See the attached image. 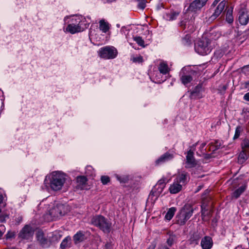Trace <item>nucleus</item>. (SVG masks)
Segmentation results:
<instances>
[{
    "label": "nucleus",
    "instance_id": "f257e3e1",
    "mask_svg": "<svg viewBox=\"0 0 249 249\" xmlns=\"http://www.w3.org/2000/svg\"><path fill=\"white\" fill-rule=\"evenodd\" d=\"M49 182L47 178L44 180V184H48L53 191L61 189L66 181V175L59 171L53 172L49 178Z\"/></svg>",
    "mask_w": 249,
    "mask_h": 249
},
{
    "label": "nucleus",
    "instance_id": "f03ea898",
    "mask_svg": "<svg viewBox=\"0 0 249 249\" xmlns=\"http://www.w3.org/2000/svg\"><path fill=\"white\" fill-rule=\"evenodd\" d=\"M72 22L69 24L66 31L74 34L83 31L88 27L86 18L81 16H77L71 19Z\"/></svg>",
    "mask_w": 249,
    "mask_h": 249
},
{
    "label": "nucleus",
    "instance_id": "7ed1b4c3",
    "mask_svg": "<svg viewBox=\"0 0 249 249\" xmlns=\"http://www.w3.org/2000/svg\"><path fill=\"white\" fill-rule=\"evenodd\" d=\"M194 210L190 204H185L178 213L176 223L179 225H184L192 216Z\"/></svg>",
    "mask_w": 249,
    "mask_h": 249
},
{
    "label": "nucleus",
    "instance_id": "20e7f679",
    "mask_svg": "<svg viewBox=\"0 0 249 249\" xmlns=\"http://www.w3.org/2000/svg\"><path fill=\"white\" fill-rule=\"evenodd\" d=\"M90 222L93 225L99 228L105 233H109L111 224L104 216L96 215L93 216Z\"/></svg>",
    "mask_w": 249,
    "mask_h": 249
},
{
    "label": "nucleus",
    "instance_id": "39448f33",
    "mask_svg": "<svg viewBox=\"0 0 249 249\" xmlns=\"http://www.w3.org/2000/svg\"><path fill=\"white\" fill-rule=\"evenodd\" d=\"M99 56L105 59H111L115 58L118 54L117 49L113 47L107 46L100 48L98 52Z\"/></svg>",
    "mask_w": 249,
    "mask_h": 249
},
{
    "label": "nucleus",
    "instance_id": "423d86ee",
    "mask_svg": "<svg viewBox=\"0 0 249 249\" xmlns=\"http://www.w3.org/2000/svg\"><path fill=\"white\" fill-rule=\"evenodd\" d=\"M195 50L197 53L201 55L207 54L211 51L209 47V41L206 39L198 40L195 43Z\"/></svg>",
    "mask_w": 249,
    "mask_h": 249
},
{
    "label": "nucleus",
    "instance_id": "0eeeda50",
    "mask_svg": "<svg viewBox=\"0 0 249 249\" xmlns=\"http://www.w3.org/2000/svg\"><path fill=\"white\" fill-rule=\"evenodd\" d=\"M34 233L33 228L31 226L26 225L19 231L18 237L22 240H29L32 238Z\"/></svg>",
    "mask_w": 249,
    "mask_h": 249
},
{
    "label": "nucleus",
    "instance_id": "6e6552de",
    "mask_svg": "<svg viewBox=\"0 0 249 249\" xmlns=\"http://www.w3.org/2000/svg\"><path fill=\"white\" fill-rule=\"evenodd\" d=\"M36 237L38 244L43 248H48L51 245V241L45 236L42 231H38L36 234Z\"/></svg>",
    "mask_w": 249,
    "mask_h": 249
},
{
    "label": "nucleus",
    "instance_id": "1a4fd4ad",
    "mask_svg": "<svg viewBox=\"0 0 249 249\" xmlns=\"http://www.w3.org/2000/svg\"><path fill=\"white\" fill-rule=\"evenodd\" d=\"M208 0H194L189 5L187 11L196 13L200 11L207 3Z\"/></svg>",
    "mask_w": 249,
    "mask_h": 249
},
{
    "label": "nucleus",
    "instance_id": "9d476101",
    "mask_svg": "<svg viewBox=\"0 0 249 249\" xmlns=\"http://www.w3.org/2000/svg\"><path fill=\"white\" fill-rule=\"evenodd\" d=\"M185 164V167L187 168L194 167L197 164V161L194 156V152L191 150H189L187 152Z\"/></svg>",
    "mask_w": 249,
    "mask_h": 249
},
{
    "label": "nucleus",
    "instance_id": "9b49d317",
    "mask_svg": "<svg viewBox=\"0 0 249 249\" xmlns=\"http://www.w3.org/2000/svg\"><path fill=\"white\" fill-rule=\"evenodd\" d=\"M186 68L184 67L182 69L179 73L180 81H181V83L184 85H186L187 84L190 83L193 80L192 76L190 74L186 73Z\"/></svg>",
    "mask_w": 249,
    "mask_h": 249
},
{
    "label": "nucleus",
    "instance_id": "f8f14e48",
    "mask_svg": "<svg viewBox=\"0 0 249 249\" xmlns=\"http://www.w3.org/2000/svg\"><path fill=\"white\" fill-rule=\"evenodd\" d=\"M209 192L210 191L208 190H205L202 196V204L201 206L202 216L204 214L206 207L208 205V202L211 199V198L208 196Z\"/></svg>",
    "mask_w": 249,
    "mask_h": 249
},
{
    "label": "nucleus",
    "instance_id": "ddd939ff",
    "mask_svg": "<svg viewBox=\"0 0 249 249\" xmlns=\"http://www.w3.org/2000/svg\"><path fill=\"white\" fill-rule=\"evenodd\" d=\"M238 20L241 25H247L249 21V16L247 11L245 9H241L239 12Z\"/></svg>",
    "mask_w": 249,
    "mask_h": 249
},
{
    "label": "nucleus",
    "instance_id": "4468645a",
    "mask_svg": "<svg viewBox=\"0 0 249 249\" xmlns=\"http://www.w3.org/2000/svg\"><path fill=\"white\" fill-rule=\"evenodd\" d=\"M63 208V205H57L50 210V215L53 218H57L63 215L64 213L61 210Z\"/></svg>",
    "mask_w": 249,
    "mask_h": 249
},
{
    "label": "nucleus",
    "instance_id": "2eb2a0df",
    "mask_svg": "<svg viewBox=\"0 0 249 249\" xmlns=\"http://www.w3.org/2000/svg\"><path fill=\"white\" fill-rule=\"evenodd\" d=\"M174 158V155L167 152L161 155L156 161V165H160L164 162L171 160Z\"/></svg>",
    "mask_w": 249,
    "mask_h": 249
},
{
    "label": "nucleus",
    "instance_id": "dca6fc26",
    "mask_svg": "<svg viewBox=\"0 0 249 249\" xmlns=\"http://www.w3.org/2000/svg\"><path fill=\"white\" fill-rule=\"evenodd\" d=\"M189 178V174L183 171L178 174L175 179V180L182 186L188 181Z\"/></svg>",
    "mask_w": 249,
    "mask_h": 249
},
{
    "label": "nucleus",
    "instance_id": "f3484780",
    "mask_svg": "<svg viewBox=\"0 0 249 249\" xmlns=\"http://www.w3.org/2000/svg\"><path fill=\"white\" fill-rule=\"evenodd\" d=\"M179 25L183 29L187 28L188 30L190 32H193L195 30L193 20L187 21V20H183L180 21Z\"/></svg>",
    "mask_w": 249,
    "mask_h": 249
},
{
    "label": "nucleus",
    "instance_id": "a211bd4d",
    "mask_svg": "<svg viewBox=\"0 0 249 249\" xmlns=\"http://www.w3.org/2000/svg\"><path fill=\"white\" fill-rule=\"evenodd\" d=\"M213 245L212 238L209 236H206L203 237L201 241V246L203 249H210Z\"/></svg>",
    "mask_w": 249,
    "mask_h": 249
},
{
    "label": "nucleus",
    "instance_id": "6ab92c4d",
    "mask_svg": "<svg viewBox=\"0 0 249 249\" xmlns=\"http://www.w3.org/2000/svg\"><path fill=\"white\" fill-rule=\"evenodd\" d=\"M86 238L84 232L80 231H78L73 236V240L75 244H77L84 241Z\"/></svg>",
    "mask_w": 249,
    "mask_h": 249
},
{
    "label": "nucleus",
    "instance_id": "aec40b11",
    "mask_svg": "<svg viewBox=\"0 0 249 249\" xmlns=\"http://www.w3.org/2000/svg\"><path fill=\"white\" fill-rule=\"evenodd\" d=\"M182 185L177 182L175 180L173 183L169 187L170 193L175 194L178 193L182 189Z\"/></svg>",
    "mask_w": 249,
    "mask_h": 249
},
{
    "label": "nucleus",
    "instance_id": "412c9836",
    "mask_svg": "<svg viewBox=\"0 0 249 249\" xmlns=\"http://www.w3.org/2000/svg\"><path fill=\"white\" fill-rule=\"evenodd\" d=\"M246 185H242L238 189L235 190L231 194L232 199H237L242 194L246 189Z\"/></svg>",
    "mask_w": 249,
    "mask_h": 249
},
{
    "label": "nucleus",
    "instance_id": "4be33fe9",
    "mask_svg": "<svg viewBox=\"0 0 249 249\" xmlns=\"http://www.w3.org/2000/svg\"><path fill=\"white\" fill-rule=\"evenodd\" d=\"M179 14V12L171 11L169 13H166L164 18L167 20L172 21L177 19Z\"/></svg>",
    "mask_w": 249,
    "mask_h": 249
},
{
    "label": "nucleus",
    "instance_id": "5701e85b",
    "mask_svg": "<svg viewBox=\"0 0 249 249\" xmlns=\"http://www.w3.org/2000/svg\"><path fill=\"white\" fill-rule=\"evenodd\" d=\"M71 237L70 236H68L62 240L60 244V248L61 249H66L67 248H70L71 247Z\"/></svg>",
    "mask_w": 249,
    "mask_h": 249
},
{
    "label": "nucleus",
    "instance_id": "b1692460",
    "mask_svg": "<svg viewBox=\"0 0 249 249\" xmlns=\"http://www.w3.org/2000/svg\"><path fill=\"white\" fill-rule=\"evenodd\" d=\"M99 28L103 33H107L109 29V25L108 22L105 19H101L99 21Z\"/></svg>",
    "mask_w": 249,
    "mask_h": 249
},
{
    "label": "nucleus",
    "instance_id": "393cba45",
    "mask_svg": "<svg viewBox=\"0 0 249 249\" xmlns=\"http://www.w3.org/2000/svg\"><path fill=\"white\" fill-rule=\"evenodd\" d=\"M158 69L160 72L163 74H166L169 71V69L168 65L164 62H161L160 63Z\"/></svg>",
    "mask_w": 249,
    "mask_h": 249
},
{
    "label": "nucleus",
    "instance_id": "a878e982",
    "mask_svg": "<svg viewBox=\"0 0 249 249\" xmlns=\"http://www.w3.org/2000/svg\"><path fill=\"white\" fill-rule=\"evenodd\" d=\"M61 234L57 231L53 232L52 233V236L50 237V241H51V244L53 242H57L59 240L61 237Z\"/></svg>",
    "mask_w": 249,
    "mask_h": 249
},
{
    "label": "nucleus",
    "instance_id": "bb28decb",
    "mask_svg": "<svg viewBox=\"0 0 249 249\" xmlns=\"http://www.w3.org/2000/svg\"><path fill=\"white\" fill-rule=\"evenodd\" d=\"M160 186H158V187H157L156 188H155V186L154 187V188L152 189V190H151V191L150 193L149 196H155L156 198H157L160 195V194L162 192L163 190V189H162L161 191H160Z\"/></svg>",
    "mask_w": 249,
    "mask_h": 249
},
{
    "label": "nucleus",
    "instance_id": "cd10ccee",
    "mask_svg": "<svg viewBox=\"0 0 249 249\" xmlns=\"http://www.w3.org/2000/svg\"><path fill=\"white\" fill-rule=\"evenodd\" d=\"M176 211V208L175 207L170 208L165 214V218L167 220H170L173 218Z\"/></svg>",
    "mask_w": 249,
    "mask_h": 249
},
{
    "label": "nucleus",
    "instance_id": "c85d7f7f",
    "mask_svg": "<svg viewBox=\"0 0 249 249\" xmlns=\"http://www.w3.org/2000/svg\"><path fill=\"white\" fill-rule=\"evenodd\" d=\"M182 44L185 46L188 47L192 45V41L191 36L189 35H186L182 39Z\"/></svg>",
    "mask_w": 249,
    "mask_h": 249
},
{
    "label": "nucleus",
    "instance_id": "c756f323",
    "mask_svg": "<svg viewBox=\"0 0 249 249\" xmlns=\"http://www.w3.org/2000/svg\"><path fill=\"white\" fill-rule=\"evenodd\" d=\"M226 20L229 23H232L233 18L232 16V8H229L227 11Z\"/></svg>",
    "mask_w": 249,
    "mask_h": 249
},
{
    "label": "nucleus",
    "instance_id": "7c9ffc66",
    "mask_svg": "<svg viewBox=\"0 0 249 249\" xmlns=\"http://www.w3.org/2000/svg\"><path fill=\"white\" fill-rule=\"evenodd\" d=\"M202 89V84H199L195 87L193 90L191 92V98H193L195 94L199 93Z\"/></svg>",
    "mask_w": 249,
    "mask_h": 249
},
{
    "label": "nucleus",
    "instance_id": "2f4dec72",
    "mask_svg": "<svg viewBox=\"0 0 249 249\" xmlns=\"http://www.w3.org/2000/svg\"><path fill=\"white\" fill-rule=\"evenodd\" d=\"M166 180V178H165L160 179L155 185V188H156L158 186H160V191L163 189L165 186Z\"/></svg>",
    "mask_w": 249,
    "mask_h": 249
},
{
    "label": "nucleus",
    "instance_id": "473e14b6",
    "mask_svg": "<svg viewBox=\"0 0 249 249\" xmlns=\"http://www.w3.org/2000/svg\"><path fill=\"white\" fill-rule=\"evenodd\" d=\"M221 13V12L216 8L214 13L209 17L208 19L209 21L212 22L215 20Z\"/></svg>",
    "mask_w": 249,
    "mask_h": 249
},
{
    "label": "nucleus",
    "instance_id": "72a5a7b5",
    "mask_svg": "<svg viewBox=\"0 0 249 249\" xmlns=\"http://www.w3.org/2000/svg\"><path fill=\"white\" fill-rule=\"evenodd\" d=\"M76 180L79 185L82 186L86 184L87 182V179L85 176L77 177Z\"/></svg>",
    "mask_w": 249,
    "mask_h": 249
},
{
    "label": "nucleus",
    "instance_id": "f704fd0d",
    "mask_svg": "<svg viewBox=\"0 0 249 249\" xmlns=\"http://www.w3.org/2000/svg\"><path fill=\"white\" fill-rule=\"evenodd\" d=\"M176 240V235L174 234H172L169 236V237L167 239L166 241V243L167 245L171 247L175 242Z\"/></svg>",
    "mask_w": 249,
    "mask_h": 249
},
{
    "label": "nucleus",
    "instance_id": "c9c22d12",
    "mask_svg": "<svg viewBox=\"0 0 249 249\" xmlns=\"http://www.w3.org/2000/svg\"><path fill=\"white\" fill-rule=\"evenodd\" d=\"M247 159V155L244 151L241 152L238 156V161L243 163Z\"/></svg>",
    "mask_w": 249,
    "mask_h": 249
},
{
    "label": "nucleus",
    "instance_id": "e433bc0d",
    "mask_svg": "<svg viewBox=\"0 0 249 249\" xmlns=\"http://www.w3.org/2000/svg\"><path fill=\"white\" fill-rule=\"evenodd\" d=\"M227 3V1H226L225 0H222L221 2L219 3L216 8L222 13V12L224 10L225 7H226Z\"/></svg>",
    "mask_w": 249,
    "mask_h": 249
},
{
    "label": "nucleus",
    "instance_id": "4c0bfd02",
    "mask_svg": "<svg viewBox=\"0 0 249 249\" xmlns=\"http://www.w3.org/2000/svg\"><path fill=\"white\" fill-rule=\"evenodd\" d=\"M134 40L137 42V43L140 46L142 47H144V42L142 38L140 36H135L133 37Z\"/></svg>",
    "mask_w": 249,
    "mask_h": 249
},
{
    "label": "nucleus",
    "instance_id": "58836bf2",
    "mask_svg": "<svg viewBox=\"0 0 249 249\" xmlns=\"http://www.w3.org/2000/svg\"><path fill=\"white\" fill-rule=\"evenodd\" d=\"M243 129L242 127L240 125L237 126L235 129V134L233 137V139H237L240 135L241 132L242 131Z\"/></svg>",
    "mask_w": 249,
    "mask_h": 249
},
{
    "label": "nucleus",
    "instance_id": "ea45409f",
    "mask_svg": "<svg viewBox=\"0 0 249 249\" xmlns=\"http://www.w3.org/2000/svg\"><path fill=\"white\" fill-rule=\"evenodd\" d=\"M138 7L142 9L145 8L146 6V1L145 0H138Z\"/></svg>",
    "mask_w": 249,
    "mask_h": 249
},
{
    "label": "nucleus",
    "instance_id": "a19ab883",
    "mask_svg": "<svg viewBox=\"0 0 249 249\" xmlns=\"http://www.w3.org/2000/svg\"><path fill=\"white\" fill-rule=\"evenodd\" d=\"M101 180L102 183L105 185L110 181V178L107 176H102L101 178Z\"/></svg>",
    "mask_w": 249,
    "mask_h": 249
},
{
    "label": "nucleus",
    "instance_id": "79ce46f5",
    "mask_svg": "<svg viewBox=\"0 0 249 249\" xmlns=\"http://www.w3.org/2000/svg\"><path fill=\"white\" fill-rule=\"evenodd\" d=\"M116 178L121 183H125L128 180V178L126 177H120L118 175H117Z\"/></svg>",
    "mask_w": 249,
    "mask_h": 249
},
{
    "label": "nucleus",
    "instance_id": "37998d69",
    "mask_svg": "<svg viewBox=\"0 0 249 249\" xmlns=\"http://www.w3.org/2000/svg\"><path fill=\"white\" fill-rule=\"evenodd\" d=\"M15 236V232L9 231L5 235V237L7 239H11L14 238Z\"/></svg>",
    "mask_w": 249,
    "mask_h": 249
},
{
    "label": "nucleus",
    "instance_id": "c03bdc74",
    "mask_svg": "<svg viewBox=\"0 0 249 249\" xmlns=\"http://www.w3.org/2000/svg\"><path fill=\"white\" fill-rule=\"evenodd\" d=\"M104 249H113V245L111 241L107 242L105 244Z\"/></svg>",
    "mask_w": 249,
    "mask_h": 249
},
{
    "label": "nucleus",
    "instance_id": "a18cd8bd",
    "mask_svg": "<svg viewBox=\"0 0 249 249\" xmlns=\"http://www.w3.org/2000/svg\"><path fill=\"white\" fill-rule=\"evenodd\" d=\"M132 60L134 62L141 63L142 62L143 58L142 56H139L138 57H134Z\"/></svg>",
    "mask_w": 249,
    "mask_h": 249
},
{
    "label": "nucleus",
    "instance_id": "49530a36",
    "mask_svg": "<svg viewBox=\"0 0 249 249\" xmlns=\"http://www.w3.org/2000/svg\"><path fill=\"white\" fill-rule=\"evenodd\" d=\"M206 143L204 142V143H202L200 146V149L201 152L202 154H205V153L203 151V150L206 146Z\"/></svg>",
    "mask_w": 249,
    "mask_h": 249
},
{
    "label": "nucleus",
    "instance_id": "de8ad7c7",
    "mask_svg": "<svg viewBox=\"0 0 249 249\" xmlns=\"http://www.w3.org/2000/svg\"><path fill=\"white\" fill-rule=\"evenodd\" d=\"M158 249H170L165 245H160L159 246Z\"/></svg>",
    "mask_w": 249,
    "mask_h": 249
},
{
    "label": "nucleus",
    "instance_id": "09e8293b",
    "mask_svg": "<svg viewBox=\"0 0 249 249\" xmlns=\"http://www.w3.org/2000/svg\"><path fill=\"white\" fill-rule=\"evenodd\" d=\"M243 85L244 86V88L245 89H249V81H246L245 83H244Z\"/></svg>",
    "mask_w": 249,
    "mask_h": 249
},
{
    "label": "nucleus",
    "instance_id": "8fccbe9b",
    "mask_svg": "<svg viewBox=\"0 0 249 249\" xmlns=\"http://www.w3.org/2000/svg\"><path fill=\"white\" fill-rule=\"evenodd\" d=\"M243 98L245 100L249 101V92L244 95Z\"/></svg>",
    "mask_w": 249,
    "mask_h": 249
},
{
    "label": "nucleus",
    "instance_id": "3c124183",
    "mask_svg": "<svg viewBox=\"0 0 249 249\" xmlns=\"http://www.w3.org/2000/svg\"><path fill=\"white\" fill-rule=\"evenodd\" d=\"M243 145L246 148H248L249 147V142L247 140H245L244 142Z\"/></svg>",
    "mask_w": 249,
    "mask_h": 249
},
{
    "label": "nucleus",
    "instance_id": "603ef678",
    "mask_svg": "<svg viewBox=\"0 0 249 249\" xmlns=\"http://www.w3.org/2000/svg\"><path fill=\"white\" fill-rule=\"evenodd\" d=\"M156 244L152 243L147 249H155Z\"/></svg>",
    "mask_w": 249,
    "mask_h": 249
},
{
    "label": "nucleus",
    "instance_id": "864d4df0",
    "mask_svg": "<svg viewBox=\"0 0 249 249\" xmlns=\"http://www.w3.org/2000/svg\"><path fill=\"white\" fill-rule=\"evenodd\" d=\"M4 197L2 194H0V204L3 203Z\"/></svg>",
    "mask_w": 249,
    "mask_h": 249
},
{
    "label": "nucleus",
    "instance_id": "5fc2aeb1",
    "mask_svg": "<svg viewBox=\"0 0 249 249\" xmlns=\"http://www.w3.org/2000/svg\"><path fill=\"white\" fill-rule=\"evenodd\" d=\"M245 34L248 37H249V29L245 31Z\"/></svg>",
    "mask_w": 249,
    "mask_h": 249
},
{
    "label": "nucleus",
    "instance_id": "6e6d98bb",
    "mask_svg": "<svg viewBox=\"0 0 249 249\" xmlns=\"http://www.w3.org/2000/svg\"><path fill=\"white\" fill-rule=\"evenodd\" d=\"M116 0H106L107 2H112L115 1Z\"/></svg>",
    "mask_w": 249,
    "mask_h": 249
},
{
    "label": "nucleus",
    "instance_id": "4d7b16f0",
    "mask_svg": "<svg viewBox=\"0 0 249 249\" xmlns=\"http://www.w3.org/2000/svg\"><path fill=\"white\" fill-rule=\"evenodd\" d=\"M3 232H2V231H1V230H0V239H1V237H2V235H3Z\"/></svg>",
    "mask_w": 249,
    "mask_h": 249
},
{
    "label": "nucleus",
    "instance_id": "13d9d810",
    "mask_svg": "<svg viewBox=\"0 0 249 249\" xmlns=\"http://www.w3.org/2000/svg\"><path fill=\"white\" fill-rule=\"evenodd\" d=\"M226 88H227V87H226V86H223L222 87V89H223V90H226Z\"/></svg>",
    "mask_w": 249,
    "mask_h": 249
},
{
    "label": "nucleus",
    "instance_id": "bf43d9fd",
    "mask_svg": "<svg viewBox=\"0 0 249 249\" xmlns=\"http://www.w3.org/2000/svg\"><path fill=\"white\" fill-rule=\"evenodd\" d=\"M217 2H215V0L214 1V2H213L212 5H213L214 6Z\"/></svg>",
    "mask_w": 249,
    "mask_h": 249
},
{
    "label": "nucleus",
    "instance_id": "052dcab7",
    "mask_svg": "<svg viewBox=\"0 0 249 249\" xmlns=\"http://www.w3.org/2000/svg\"><path fill=\"white\" fill-rule=\"evenodd\" d=\"M220 0H215V2H218L219 1H220Z\"/></svg>",
    "mask_w": 249,
    "mask_h": 249
},
{
    "label": "nucleus",
    "instance_id": "680f3d73",
    "mask_svg": "<svg viewBox=\"0 0 249 249\" xmlns=\"http://www.w3.org/2000/svg\"><path fill=\"white\" fill-rule=\"evenodd\" d=\"M200 189H201V188H198V190H197V191H198V190H200Z\"/></svg>",
    "mask_w": 249,
    "mask_h": 249
},
{
    "label": "nucleus",
    "instance_id": "e2e57ef3",
    "mask_svg": "<svg viewBox=\"0 0 249 249\" xmlns=\"http://www.w3.org/2000/svg\"><path fill=\"white\" fill-rule=\"evenodd\" d=\"M248 68H249V65L247 66Z\"/></svg>",
    "mask_w": 249,
    "mask_h": 249
}]
</instances>
